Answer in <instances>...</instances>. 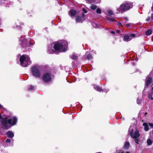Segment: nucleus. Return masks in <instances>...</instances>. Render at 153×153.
<instances>
[{
	"label": "nucleus",
	"mask_w": 153,
	"mask_h": 153,
	"mask_svg": "<svg viewBox=\"0 0 153 153\" xmlns=\"http://www.w3.org/2000/svg\"><path fill=\"white\" fill-rule=\"evenodd\" d=\"M67 45V43L65 41H64L62 44L59 42L56 43L54 45L52 44L49 46L48 52L50 54L53 53L55 51L65 52L66 50L65 48Z\"/></svg>",
	"instance_id": "1"
},
{
	"label": "nucleus",
	"mask_w": 153,
	"mask_h": 153,
	"mask_svg": "<svg viewBox=\"0 0 153 153\" xmlns=\"http://www.w3.org/2000/svg\"><path fill=\"white\" fill-rule=\"evenodd\" d=\"M129 133L133 139H134V141L135 143L137 144H138V142L139 141V138L140 134L139 130L137 129L135 131L133 132V129L131 127L129 128Z\"/></svg>",
	"instance_id": "2"
},
{
	"label": "nucleus",
	"mask_w": 153,
	"mask_h": 153,
	"mask_svg": "<svg viewBox=\"0 0 153 153\" xmlns=\"http://www.w3.org/2000/svg\"><path fill=\"white\" fill-rule=\"evenodd\" d=\"M20 62L21 66L26 67L29 65L31 63L30 57L26 55H22L20 58Z\"/></svg>",
	"instance_id": "3"
},
{
	"label": "nucleus",
	"mask_w": 153,
	"mask_h": 153,
	"mask_svg": "<svg viewBox=\"0 0 153 153\" xmlns=\"http://www.w3.org/2000/svg\"><path fill=\"white\" fill-rule=\"evenodd\" d=\"M132 3L126 2L121 4L120 7L117 9V10L119 12L126 11L132 8Z\"/></svg>",
	"instance_id": "4"
},
{
	"label": "nucleus",
	"mask_w": 153,
	"mask_h": 153,
	"mask_svg": "<svg viewBox=\"0 0 153 153\" xmlns=\"http://www.w3.org/2000/svg\"><path fill=\"white\" fill-rule=\"evenodd\" d=\"M31 73L33 77L37 78H39L41 75L38 66L35 65L32 67L31 68Z\"/></svg>",
	"instance_id": "5"
},
{
	"label": "nucleus",
	"mask_w": 153,
	"mask_h": 153,
	"mask_svg": "<svg viewBox=\"0 0 153 153\" xmlns=\"http://www.w3.org/2000/svg\"><path fill=\"white\" fill-rule=\"evenodd\" d=\"M10 116L7 115L4 118H2V116L0 114V119H1V125L2 127L5 129H8L10 127V126L8 125V119L10 117Z\"/></svg>",
	"instance_id": "6"
},
{
	"label": "nucleus",
	"mask_w": 153,
	"mask_h": 153,
	"mask_svg": "<svg viewBox=\"0 0 153 153\" xmlns=\"http://www.w3.org/2000/svg\"><path fill=\"white\" fill-rule=\"evenodd\" d=\"M146 86L144 89L147 88V86L150 85L152 87V90L153 91V78H152L151 75L150 74L147 77L145 81Z\"/></svg>",
	"instance_id": "7"
},
{
	"label": "nucleus",
	"mask_w": 153,
	"mask_h": 153,
	"mask_svg": "<svg viewBox=\"0 0 153 153\" xmlns=\"http://www.w3.org/2000/svg\"><path fill=\"white\" fill-rule=\"evenodd\" d=\"M52 76L51 74L49 72H46L44 74L42 77L43 81L46 83L50 82L52 80Z\"/></svg>",
	"instance_id": "8"
},
{
	"label": "nucleus",
	"mask_w": 153,
	"mask_h": 153,
	"mask_svg": "<svg viewBox=\"0 0 153 153\" xmlns=\"http://www.w3.org/2000/svg\"><path fill=\"white\" fill-rule=\"evenodd\" d=\"M17 118L16 116H13L10 119L8 120V124L10 125V126L15 125L17 122Z\"/></svg>",
	"instance_id": "9"
},
{
	"label": "nucleus",
	"mask_w": 153,
	"mask_h": 153,
	"mask_svg": "<svg viewBox=\"0 0 153 153\" xmlns=\"http://www.w3.org/2000/svg\"><path fill=\"white\" fill-rule=\"evenodd\" d=\"M84 20V15L83 14L82 16H77L76 18V23H81Z\"/></svg>",
	"instance_id": "10"
},
{
	"label": "nucleus",
	"mask_w": 153,
	"mask_h": 153,
	"mask_svg": "<svg viewBox=\"0 0 153 153\" xmlns=\"http://www.w3.org/2000/svg\"><path fill=\"white\" fill-rule=\"evenodd\" d=\"M7 136L10 138H12L14 136L13 133L11 131H9L6 133Z\"/></svg>",
	"instance_id": "11"
},
{
	"label": "nucleus",
	"mask_w": 153,
	"mask_h": 153,
	"mask_svg": "<svg viewBox=\"0 0 153 153\" xmlns=\"http://www.w3.org/2000/svg\"><path fill=\"white\" fill-rule=\"evenodd\" d=\"M77 12L75 10H72L69 13V14L71 17L73 18L76 15Z\"/></svg>",
	"instance_id": "12"
},
{
	"label": "nucleus",
	"mask_w": 153,
	"mask_h": 153,
	"mask_svg": "<svg viewBox=\"0 0 153 153\" xmlns=\"http://www.w3.org/2000/svg\"><path fill=\"white\" fill-rule=\"evenodd\" d=\"M25 37L24 36H21L20 39V41H21V46H23L24 45V44L26 42V39H25L24 38Z\"/></svg>",
	"instance_id": "13"
},
{
	"label": "nucleus",
	"mask_w": 153,
	"mask_h": 153,
	"mask_svg": "<svg viewBox=\"0 0 153 153\" xmlns=\"http://www.w3.org/2000/svg\"><path fill=\"white\" fill-rule=\"evenodd\" d=\"M143 126H144V129L145 131H149V128L148 124L146 123H144L143 124Z\"/></svg>",
	"instance_id": "14"
},
{
	"label": "nucleus",
	"mask_w": 153,
	"mask_h": 153,
	"mask_svg": "<svg viewBox=\"0 0 153 153\" xmlns=\"http://www.w3.org/2000/svg\"><path fill=\"white\" fill-rule=\"evenodd\" d=\"M94 88L96 90L98 91L101 92L102 91L101 88L98 85H94Z\"/></svg>",
	"instance_id": "15"
},
{
	"label": "nucleus",
	"mask_w": 153,
	"mask_h": 153,
	"mask_svg": "<svg viewBox=\"0 0 153 153\" xmlns=\"http://www.w3.org/2000/svg\"><path fill=\"white\" fill-rule=\"evenodd\" d=\"M131 39L129 35H126L124 36L123 39L124 41L127 42L130 40Z\"/></svg>",
	"instance_id": "16"
},
{
	"label": "nucleus",
	"mask_w": 153,
	"mask_h": 153,
	"mask_svg": "<svg viewBox=\"0 0 153 153\" xmlns=\"http://www.w3.org/2000/svg\"><path fill=\"white\" fill-rule=\"evenodd\" d=\"M10 2V0H0V4L2 3L8 5V3Z\"/></svg>",
	"instance_id": "17"
},
{
	"label": "nucleus",
	"mask_w": 153,
	"mask_h": 153,
	"mask_svg": "<svg viewBox=\"0 0 153 153\" xmlns=\"http://www.w3.org/2000/svg\"><path fill=\"white\" fill-rule=\"evenodd\" d=\"M130 146V143L128 142H126L125 144L124 147L126 149H128Z\"/></svg>",
	"instance_id": "18"
},
{
	"label": "nucleus",
	"mask_w": 153,
	"mask_h": 153,
	"mask_svg": "<svg viewBox=\"0 0 153 153\" xmlns=\"http://www.w3.org/2000/svg\"><path fill=\"white\" fill-rule=\"evenodd\" d=\"M77 58V56L75 53H73L72 55L71 56V58L72 59H76Z\"/></svg>",
	"instance_id": "19"
},
{
	"label": "nucleus",
	"mask_w": 153,
	"mask_h": 153,
	"mask_svg": "<svg viewBox=\"0 0 153 153\" xmlns=\"http://www.w3.org/2000/svg\"><path fill=\"white\" fill-rule=\"evenodd\" d=\"M107 14L109 16H112L113 15V13L112 11L111 10H107Z\"/></svg>",
	"instance_id": "20"
},
{
	"label": "nucleus",
	"mask_w": 153,
	"mask_h": 153,
	"mask_svg": "<svg viewBox=\"0 0 153 153\" xmlns=\"http://www.w3.org/2000/svg\"><path fill=\"white\" fill-rule=\"evenodd\" d=\"M152 30L151 29H149L145 32V34L146 35L149 36L152 33Z\"/></svg>",
	"instance_id": "21"
},
{
	"label": "nucleus",
	"mask_w": 153,
	"mask_h": 153,
	"mask_svg": "<svg viewBox=\"0 0 153 153\" xmlns=\"http://www.w3.org/2000/svg\"><path fill=\"white\" fill-rule=\"evenodd\" d=\"M147 143L148 145H150L152 144V142L150 139H148L147 140Z\"/></svg>",
	"instance_id": "22"
},
{
	"label": "nucleus",
	"mask_w": 153,
	"mask_h": 153,
	"mask_svg": "<svg viewBox=\"0 0 153 153\" xmlns=\"http://www.w3.org/2000/svg\"><path fill=\"white\" fill-rule=\"evenodd\" d=\"M142 102V98H138L137 99V103L138 104H140Z\"/></svg>",
	"instance_id": "23"
},
{
	"label": "nucleus",
	"mask_w": 153,
	"mask_h": 153,
	"mask_svg": "<svg viewBox=\"0 0 153 153\" xmlns=\"http://www.w3.org/2000/svg\"><path fill=\"white\" fill-rule=\"evenodd\" d=\"M152 93H151L149 94L148 95V97L149 99H151L152 100H153V98L152 97V93H153V91L152 90Z\"/></svg>",
	"instance_id": "24"
},
{
	"label": "nucleus",
	"mask_w": 153,
	"mask_h": 153,
	"mask_svg": "<svg viewBox=\"0 0 153 153\" xmlns=\"http://www.w3.org/2000/svg\"><path fill=\"white\" fill-rule=\"evenodd\" d=\"M87 58L89 60L91 59L92 58L91 54L90 53H89L87 56Z\"/></svg>",
	"instance_id": "25"
},
{
	"label": "nucleus",
	"mask_w": 153,
	"mask_h": 153,
	"mask_svg": "<svg viewBox=\"0 0 153 153\" xmlns=\"http://www.w3.org/2000/svg\"><path fill=\"white\" fill-rule=\"evenodd\" d=\"M97 8V7L95 5H92L90 7V8L92 10H94Z\"/></svg>",
	"instance_id": "26"
},
{
	"label": "nucleus",
	"mask_w": 153,
	"mask_h": 153,
	"mask_svg": "<svg viewBox=\"0 0 153 153\" xmlns=\"http://www.w3.org/2000/svg\"><path fill=\"white\" fill-rule=\"evenodd\" d=\"M96 13L98 14H100L101 13V9L99 8H97L96 10Z\"/></svg>",
	"instance_id": "27"
},
{
	"label": "nucleus",
	"mask_w": 153,
	"mask_h": 153,
	"mask_svg": "<svg viewBox=\"0 0 153 153\" xmlns=\"http://www.w3.org/2000/svg\"><path fill=\"white\" fill-rule=\"evenodd\" d=\"M34 89V87L33 85H30V88H29L28 89V91H32Z\"/></svg>",
	"instance_id": "28"
},
{
	"label": "nucleus",
	"mask_w": 153,
	"mask_h": 153,
	"mask_svg": "<svg viewBox=\"0 0 153 153\" xmlns=\"http://www.w3.org/2000/svg\"><path fill=\"white\" fill-rule=\"evenodd\" d=\"M148 124L151 128L153 129V123H148Z\"/></svg>",
	"instance_id": "29"
},
{
	"label": "nucleus",
	"mask_w": 153,
	"mask_h": 153,
	"mask_svg": "<svg viewBox=\"0 0 153 153\" xmlns=\"http://www.w3.org/2000/svg\"><path fill=\"white\" fill-rule=\"evenodd\" d=\"M6 142L7 143H10L11 142V140L9 139H7L6 140Z\"/></svg>",
	"instance_id": "30"
},
{
	"label": "nucleus",
	"mask_w": 153,
	"mask_h": 153,
	"mask_svg": "<svg viewBox=\"0 0 153 153\" xmlns=\"http://www.w3.org/2000/svg\"><path fill=\"white\" fill-rule=\"evenodd\" d=\"M129 36H130V37H134L135 36V35L134 34H131Z\"/></svg>",
	"instance_id": "31"
},
{
	"label": "nucleus",
	"mask_w": 153,
	"mask_h": 153,
	"mask_svg": "<svg viewBox=\"0 0 153 153\" xmlns=\"http://www.w3.org/2000/svg\"><path fill=\"white\" fill-rule=\"evenodd\" d=\"M109 20L110 21H111V22H114V21H115V20L114 19H112V18H110L109 19Z\"/></svg>",
	"instance_id": "32"
},
{
	"label": "nucleus",
	"mask_w": 153,
	"mask_h": 153,
	"mask_svg": "<svg viewBox=\"0 0 153 153\" xmlns=\"http://www.w3.org/2000/svg\"><path fill=\"white\" fill-rule=\"evenodd\" d=\"M83 12L85 13H87V11L85 9H83L82 10Z\"/></svg>",
	"instance_id": "33"
},
{
	"label": "nucleus",
	"mask_w": 153,
	"mask_h": 153,
	"mask_svg": "<svg viewBox=\"0 0 153 153\" xmlns=\"http://www.w3.org/2000/svg\"><path fill=\"white\" fill-rule=\"evenodd\" d=\"M117 25L119 26H121L122 25L119 22L117 23Z\"/></svg>",
	"instance_id": "34"
},
{
	"label": "nucleus",
	"mask_w": 153,
	"mask_h": 153,
	"mask_svg": "<svg viewBox=\"0 0 153 153\" xmlns=\"http://www.w3.org/2000/svg\"><path fill=\"white\" fill-rule=\"evenodd\" d=\"M150 17H148V18L146 19V21H149L150 20Z\"/></svg>",
	"instance_id": "35"
},
{
	"label": "nucleus",
	"mask_w": 153,
	"mask_h": 153,
	"mask_svg": "<svg viewBox=\"0 0 153 153\" xmlns=\"http://www.w3.org/2000/svg\"><path fill=\"white\" fill-rule=\"evenodd\" d=\"M0 108H3L4 107H3V106L0 103Z\"/></svg>",
	"instance_id": "36"
},
{
	"label": "nucleus",
	"mask_w": 153,
	"mask_h": 153,
	"mask_svg": "<svg viewBox=\"0 0 153 153\" xmlns=\"http://www.w3.org/2000/svg\"><path fill=\"white\" fill-rule=\"evenodd\" d=\"M151 19H153V13L152 14L151 16Z\"/></svg>",
	"instance_id": "37"
},
{
	"label": "nucleus",
	"mask_w": 153,
	"mask_h": 153,
	"mask_svg": "<svg viewBox=\"0 0 153 153\" xmlns=\"http://www.w3.org/2000/svg\"><path fill=\"white\" fill-rule=\"evenodd\" d=\"M126 26L127 27H128L130 26V25L129 24H128L126 25Z\"/></svg>",
	"instance_id": "38"
},
{
	"label": "nucleus",
	"mask_w": 153,
	"mask_h": 153,
	"mask_svg": "<svg viewBox=\"0 0 153 153\" xmlns=\"http://www.w3.org/2000/svg\"><path fill=\"white\" fill-rule=\"evenodd\" d=\"M111 33H112L114 34L115 33V32L114 31H112L111 32Z\"/></svg>",
	"instance_id": "39"
},
{
	"label": "nucleus",
	"mask_w": 153,
	"mask_h": 153,
	"mask_svg": "<svg viewBox=\"0 0 153 153\" xmlns=\"http://www.w3.org/2000/svg\"><path fill=\"white\" fill-rule=\"evenodd\" d=\"M124 19H125L127 21V20H128V18H126H126H125Z\"/></svg>",
	"instance_id": "40"
},
{
	"label": "nucleus",
	"mask_w": 153,
	"mask_h": 153,
	"mask_svg": "<svg viewBox=\"0 0 153 153\" xmlns=\"http://www.w3.org/2000/svg\"><path fill=\"white\" fill-rule=\"evenodd\" d=\"M89 1H94V0H88Z\"/></svg>",
	"instance_id": "41"
},
{
	"label": "nucleus",
	"mask_w": 153,
	"mask_h": 153,
	"mask_svg": "<svg viewBox=\"0 0 153 153\" xmlns=\"http://www.w3.org/2000/svg\"><path fill=\"white\" fill-rule=\"evenodd\" d=\"M119 31L118 30L117 31V33H119Z\"/></svg>",
	"instance_id": "42"
},
{
	"label": "nucleus",
	"mask_w": 153,
	"mask_h": 153,
	"mask_svg": "<svg viewBox=\"0 0 153 153\" xmlns=\"http://www.w3.org/2000/svg\"><path fill=\"white\" fill-rule=\"evenodd\" d=\"M147 113H145V115L146 116L147 114Z\"/></svg>",
	"instance_id": "43"
},
{
	"label": "nucleus",
	"mask_w": 153,
	"mask_h": 153,
	"mask_svg": "<svg viewBox=\"0 0 153 153\" xmlns=\"http://www.w3.org/2000/svg\"><path fill=\"white\" fill-rule=\"evenodd\" d=\"M126 153H130L129 152H126Z\"/></svg>",
	"instance_id": "44"
},
{
	"label": "nucleus",
	"mask_w": 153,
	"mask_h": 153,
	"mask_svg": "<svg viewBox=\"0 0 153 153\" xmlns=\"http://www.w3.org/2000/svg\"><path fill=\"white\" fill-rule=\"evenodd\" d=\"M108 91V90H107L106 92H107Z\"/></svg>",
	"instance_id": "45"
},
{
	"label": "nucleus",
	"mask_w": 153,
	"mask_h": 153,
	"mask_svg": "<svg viewBox=\"0 0 153 153\" xmlns=\"http://www.w3.org/2000/svg\"><path fill=\"white\" fill-rule=\"evenodd\" d=\"M121 153H123V152H121Z\"/></svg>",
	"instance_id": "46"
}]
</instances>
